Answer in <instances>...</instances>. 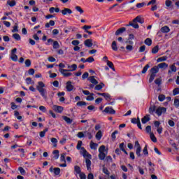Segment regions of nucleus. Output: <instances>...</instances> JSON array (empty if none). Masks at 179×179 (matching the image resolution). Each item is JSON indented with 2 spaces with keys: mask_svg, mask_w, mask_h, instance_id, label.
<instances>
[{
  "mask_svg": "<svg viewBox=\"0 0 179 179\" xmlns=\"http://www.w3.org/2000/svg\"><path fill=\"white\" fill-rule=\"evenodd\" d=\"M138 23H140L141 24L145 23V19L141 15L136 17L132 21L129 22V24L126 26H131L133 29H139V24Z\"/></svg>",
  "mask_w": 179,
  "mask_h": 179,
  "instance_id": "f257e3e1",
  "label": "nucleus"
},
{
  "mask_svg": "<svg viewBox=\"0 0 179 179\" xmlns=\"http://www.w3.org/2000/svg\"><path fill=\"white\" fill-rule=\"evenodd\" d=\"M44 87H45V84L42 81H39L36 86V89L38 92H39L41 96H42L45 100H47V90L44 89Z\"/></svg>",
  "mask_w": 179,
  "mask_h": 179,
  "instance_id": "f03ea898",
  "label": "nucleus"
},
{
  "mask_svg": "<svg viewBox=\"0 0 179 179\" xmlns=\"http://www.w3.org/2000/svg\"><path fill=\"white\" fill-rule=\"evenodd\" d=\"M82 141H79L78 142L77 144V149L78 150H80L81 149V152H83V155L84 157H88V159H92V155L89 154V152H87V151L86 150V149H85V148L82 147Z\"/></svg>",
  "mask_w": 179,
  "mask_h": 179,
  "instance_id": "7ed1b4c3",
  "label": "nucleus"
},
{
  "mask_svg": "<svg viewBox=\"0 0 179 179\" xmlns=\"http://www.w3.org/2000/svg\"><path fill=\"white\" fill-rule=\"evenodd\" d=\"M59 71L60 73H62L63 76H64V78H69V76H72V73H69L71 72L70 70L59 69Z\"/></svg>",
  "mask_w": 179,
  "mask_h": 179,
  "instance_id": "20e7f679",
  "label": "nucleus"
},
{
  "mask_svg": "<svg viewBox=\"0 0 179 179\" xmlns=\"http://www.w3.org/2000/svg\"><path fill=\"white\" fill-rule=\"evenodd\" d=\"M93 129H89L87 131H84V136L87 137L88 139H92L93 138Z\"/></svg>",
  "mask_w": 179,
  "mask_h": 179,
  "instance_id": "39448f33",
  "label": "nucleus"
},
{
  "mask_svg": "<svg viewBox=\"0 0 179 179\" xmlns=\"http://www.w3.org/2000/svg\"><path fill=\"white\" fill-rule=\"evenodd\" d=\"M166 111H167V108L164 107H158L155 113L158 115V117H160V115H162V113H166Z\"/></svg>",
  "mask_w": 179,
  "mask_h": 179,
  "instance_id": "423d86ee",
  "label": "nucleus"
},
{
  "mask_svg": "<svg viewBox=\"0 0 179 179\" xmlns=\"http://www.w3.org/2000/svg\"><path fill=\"white\" fill-rule=\"evenodd\" d=\"M170 31V28L167 26H164L161 28L160 31L157 32L158 36L160 37L162 33H169Z\"/></svg>",
  "mask_w": 179,
  "mask_h": 179,
  "instance_id": "0eeeda50",
  "label": "nucleus"
},
{
  "mask_svg": "<svg viewBox=\"0 0 179 179\" xmlns=\"http://www.w3.org/2000/svg\"><path fill=\"white\" fill-rule=\"evenodd\" d=\"M49 171H50V173H54V174L55 176H59V173H61V169L59 168H53L52 166H51L49 169Z\"/></svg>",
  "mask_w": 179,
  "mask_h": 179,
  "instance_id": "6e6552de",
  "label": "nucleus"
},
{
  "mask_svg": "<svg viewBox=\"0 0 179 179\" xmlns=\"http://www.w3.org/2000/svg\"><path fill=\"white\" fill-rule=\"evenodd\" d=\"M66 89L67 90V92H72V90H73V89H75V87L73 85H72V82L71 81H68L66 83Z\"/></svg>",
  "mask_w": 179,
  "mask_h": 179,
  "instance_id": "1a4fd4ad",
  "label": "nucleus"
},
{
  "mask_svg": "<svg viewBox=\"0 0 179 179\" xmlns=\"http://www.w3.org/2000/svg\"><path fill=\"white\" fill-rule=\"evenodd\" d=\"M53 110L56 113H59V114H61V113H62V111H64V107L55 105V106H53Z\"/></svg>",
  "mask_w": 179,
  "mask_h": 179,
  "instance_id": "9d476101",
  "label": "nucleus"
},
{
  "mask_svg": "<svg viewBox=\"0 0 179 179\" xmlns=\"http://www.w3.org/2000/svg\"><path fill=\"white\" fill-rule=\"evenodd\" d=\"M103 113H106L107 114H115V110H113L111 107H106L103 110Z\"/></svg>",
  "mask_w": 179,
  "mask_h": 179,
  "instance_id": "9b49d317",
  "label": "nucleus"
},
{
  "mask_svg": "<svg viewBox=\"0 0 179 179\" xmlns=\"http://www.w3.org/2000/svg\"><path fill=\"white\" fill-rule=\"evenodd\" d=\"M84 44L85 47H92L93 46V39L90 38V39H87L84 41Z\"/></svg>",
  "mask_w": 179,
  "mask_h": 179,
  "instance_id": "f8f14e48",
  "label": "nucleus"
},
{
  "mask_svg": "<svg viewBox=\"0 0 179 179\" xmlns=\"http://www.w3.org/2000/svg\"><path fill=\"white\" fill-rule=\"evenodd\" d=\"M61 12L63 15H72V10H71L70 8H64Z\"/></svg>",
  "mask_w": 179,
  "mask_h": 179,
  "instance_id": "ddd939ff",
  "label": "nucleus"
},
{
  "mask_svg": "<svg viewBox=\"0 0 179 179\" xmlns=\"http://www.w3.org/2000/svg\"><path fill=\"white\" fill-rule=\"evenodd\" d=\"M149 121H150V115H145V116L141 119L142 124H146V122H149Z\"/></svg>",
  "mask_w": 179,
  "mask_h": 179,
  "instance_id": "4468645a",
  "label": "nucleus"
},
{
  "mask_svg": "<svg viewBox=\"0 0 179 179\" xmlns=\"http://www.w3.org/2000/svg\"><path fill=\"white\" fill-rule=\"evenodd\" d=\"M127 30L126 27H122L118 29L116 31H115V36H120V34H122V33H124L125 31Z\"/></svg>",
  "mask_w": 179,
  "mask_h": 179,
  "instance_id": "2eb2a0df",
  "label": "nucleus"
},
{
  "mask_svg": "<svg viewBox=\"0 0 179 179\" xmlns=\"http://www.w3.org/2000/svg\"><path fill=\"white\" fill-rule=\"evenodd\" d=\"M88 80L92 83V85H99V81L94 78V76H90L88 78Z\"/></svg>",
  "mask_w": 179,
  "mask_h": 179,
  "instance_id": "dca6fc26",
  "label": "nucleus"
},
{
  "mask_svg": "<svg viewBox=\"0 0 179 179\" xmlns=\"http://www.w3.org/2000/svg\"><path fill=\"white\" fill-rule=\"evenodd\" d=\"M170 69L168 71V73H171V72H177V67H176V63L170 66Z\"/></svg>",
  "mask_w": 179,
  "mask_h": 179,
  "instance_id": "f3484780",
  "label": "nucleus"
},
{
  "mask_svg": "<svg viewBox=\"0 0 179 179\" xmlns=\"http://www.w3.org/2000/svg\"><path fill=\"white\" fill-rule=\"evenodd\" d=\"M158 69H163V68H169V64H167L166 62L160 63L157 66Z\"/></svg>",
  "mask_w": 179,
  "mask_h": 179,
  "instance_id": "a211bd4d",
  "label": "nucleus"
},
{
  "mask_svg": "<svg viewBox=\"0 0 179 179\" xmlns=\"http://www.w3.org/2000/svg\"><path fill=\"white\" fill-rule=\"evenodd\" d=\"M85 163H86V166H87V169L91 170L92 161H90L89 159L86 158Z\"/></svg>",
  "mask_w": 179,
  "mask_h": 179,
  "instance_id": "6ab92c4d",
  "label": "nucleus"
},
{
  "mask_svg": "<svg viewBox=\"0 0 179 179\" xmlns=\"http://www.w3.org/2000/svg\"><path fill=\"white\" fill-rule=\"evenodd\" d=\"M102 136H103V133L101 132V130H99L95 136L96 139H97V141H100Z\"/></svg>",
  "mask_w": 179,
  "mask_h": 179,
  "instance_id": "aec40b11",
  "label": "nucleus"
},
{
  "mask_svg": "<svg viewBox=\"0 0 179 179\" xmlns=\"http://www.w3.org/2000/svg\"><path fill=\"white\" fill-rule=\"evenodd\" d=\"M105 85L103 83H101L100 84L97 85L94 87V90H101L103 87H104Z\"/></svg>",
  "mask_w": 179,
  "mask_h": 179,
  "instance_id": "412c9836",
  "label": "nucleus"
},
{
  "mask_svg": "<svg viewBox=\"0 0 179 179\" xmlns=\"http://www.w3.org/2000/svg\"><path fill=\"white\" fill-rule=\"evenodd\" d=\"M150 72L153 75H156L157 72H159V67L158 66H154L150 69Z\"/></svg>",
  "mask_w": 179,
  "mask_h": 179,
  "instance_id": "4be33fe9",
  "label": "nucleus"
},
{
  "mask_svg": "<svg viewBox=\"0 0 179 179\" xmlns=\"http://www.w3.org/2000/svg\"><path fill=\"white\" fill-rule=\"evenodd\" d=\"M53 155H55V156L53 157V158L55 159V160H57L59 157V150H55L52 152Z\"/></svg>",
  "mask_w": 179,
  "mask_h": 179,
  "instance_id": "5701e85b",
  "label": "nucleus"
},
{
  "mask_svg": "<svg viewBox=\"0 0 179 179\" xmlns=\"http://www.w3.org/2000/svg\"><path fill=\"white\" fill-rule=\"evenodd\" d=\"M7 5H9L10 8H13V6H16V1L15 0L7 1Z\"/></svg>",
  "mask_w": 179,
  "mask_h": 179,
  "instance_id": "b1692460",
  "label": "nucleus"
},
{
  "mask_svg": "<svg viewBox=\"0 0 179 179\" xmlns=\"http://www.w3.org/2000/svg\"><path fill=\"white\" fill-rule=\"evenodd\" d=\"M90 146L91 149L96 150L97 149V146H99V144H97L96 143H93V141H91Z\"/></svg>",
  "mask_w": 179,
  "mask_h": 179,
  "instance_id": "393cba45",
  "label": "nucleus"
},
{
  "mask_svg": "<svg viewBox=\"0 0 179 179\" xmlns=\"http://www.w3.org/2000/svg\"><path fill=\"white\" fill-rule=\"evenodd\" d=\"M55 22L54 20H50L49 22V23H46L45 24V27H46V29L50 28V26H55Z\"/></svg>",
  "mask_w": 179,
  "mask_h": 179,
  "instance_id": "a878e982",
  "label": "nucleus"
},
{
  "mask_svg": "<svg viewBox=\"0 0 179 179\" xmlns=\"http://www.w3.org/2000/svg\"><path fill=\"white\" fill-rule=\"evenodd\" d=\"M150 114H153L155 111L156 112V106L153 105L150 106L149 110H148Z\"/></svg>",
  "mask_w": 179,
  "mask_h": 179,
  "instance_id": "bb28decb",
  "label": "nucleus"
},
{
  "mask_svg": "<svg viewBox=\"0 0 179 179\" xmlns=\"http://www.w3.org/2000/svg\"><path fill=\"white\" fill-rule=\"evenodd\" d=\"M63 120L67 123V124H72V119L67 116H63Z\"/></svg>",
  "mask_w": 179,
  "mask_h": 179,
  "instance_id": "cd10ccee",
  "label": "nucleus"
},
{
  "mask_svg": "<svg viewBox=\"0 0 179 179\" xmlns=\"http://www.w3.org/2000/svg\"><path fill=\"white\" fill-rule=\"evenodd\" d=\"M150 138L151 141H152L155 143L157 142V138H156V136H155V134L153 133H150Z\"/></svg>",
  "mask_w": 179,
  "mask_h": 179,
  "instance_id": "c85d7f7f",
  "label": "nucleus"
},
{
  "mask_svg": "<svg viewBox=\"0 0 179 179\" xmlns=\"http://www.w3.org/2000/svg\"><path fill=\"white\" fill-rule=\"evenodd\" d=\"M107 65L112 69V71H115V68H114V64H113L110 61L107 60Z\"/></svg>",
  "mask_w": 179,
  "mask_h": 179,
  "instance_id": "c756f323",
  "label": "nucleus"
},
{
  "mask_svg": "<svg viewBox=\"0 0 179 179\" xmlns=\"http://www.w3.org/2000/svg\"><path fill=\"white\" fill-rule=\"evenodd\" d=\"M145 44H146V45H148L149 47H150V45H152V39L150 38H147L145 41H144Z\"/></svg>",
  "mask_w": 179,
  "mask_h": 179,
  "instance_id": "7c9ffc66",
  "label": "nucleus"
},
{
  "mask_svg": "<svg viewBox=\"0 0 179 179\" xmlns=\"http://www.w3.org/2000/svg\"><path fill=\"white\" fill-rule=\"evenodd\" d=\"M164 61H167V56H163L158 58L157 62H164Z\"/></svg>",
  "mask_w": 179,
  "mask_h": 179,
  "instance_id": "2f4dec72",
  "label": "nucleus"
},
{
  "mask_svg": "<svg viewBox=\"0 0 179 179\" xmlns=\"http://www.w3.org/2000/svg\"><path fill=\"white\" fill-rule=\"evenodd\" d=\"M150 66L149 64H146V65L143 67V70H142V71H141V73H143V74L146 73V72H148V69H150Z\"/></svg>",
  "mask_w": 179,
  "mask_h": 179,
  "instance_id": "473e14b6",
  "label": "nucleus"
},
{
  "mask_svg": "<svg viewBox=\"0 0 179 179\" xmlns=\"http://www.w3.org/2000/svg\"><path fill=\"white\" fill-rule=\"evenodd\" d=\"M10 58H11L12 61H14V62H17V55H16L15 53H11Z\"/></svg>",
  "mask_w": 179,
  "mask_h": 179,
  "instance_id": "72a5a7b5",
  "label": "nucleus"
},
{
  "mask_svg": "<svg viewBox=\"0 0 179 179\" xmlns=\"http://www.w3.org/2000/svg\"><path fill=\"white\" fill-rule=\"evenodd\" d=\"M112 50H113V51H117L118 50V47H117V42H115V41H114L112 43Z\"/></svg>",
  "mask_w": 179,
  "mask_h": 179,
  "instance_id": "f704fd0d",
  "label": "nucleus"
},
{
  "mask_svg": "<svg viewBox=\"0 0 179 179\" xmlns=\"http://www.w3.org/2000/svg\"><path fill=\"white\" fill-rule=\"evenodd\" d=\"M99 160H104V159H106V153L99 152Z\"/></svg>",
  "mask_w": 179,
  "mask_h": 179,
  "instance_id": "c9c22d12",
  "label": "nucleus"
},
{
  "mask_svg": "<svg viewBox=\"0 0 179 179\" xmlns=\"http://www.w3.org/2000/svg\"><path fill=\"white\" fill-rule=\"evenodd\" d=\"M51 142H52V143H53V147L57 148V143H58V140H57V138H52Z\"/></svg>",
  "mask_w": 179,
  "mask_h": 179,
  "instance_id": "e433bc0d",
  "label": "nucleus"
},
{
  "mask_svg": "<svg viewBox=\"0 0 179 179\" xmlns=\"http://www.w3.org/2000/svg\"><path fill=\"white\" fill-rule=\"evenodd\" d=\"M159 52V45H156L152 50V54H157Z\"/></svg>",
  "mask_w": 179,
  "mask_h": 179,
  "instance_id": "4c0bfd02",
  "label": "nucleus"
},
{
  "mask_svg": "<svg viewBox=\"0 0 179 179\" xmlns=\"http://www.w3.org/2000/svg\"><path fill=\"white\" fill-rule=\"evenodd\" d=\"M13 37L17 41H20V40H21L20 35H19V34H13Z\"/></svg>",
  "mask_w": 179,
  "mask_h": 179,
  "instance_id": "58836bf2",
  "label": "nucleus"
},
{
  "mask_svg": "<svg viewBox=\"0 0 179 179\" xmlns=\"http://www.w3.org/2000/svg\"><path fill=\"white\" fill-rule=\"evenodd\" d=\"M76 106H78V107H83V106H87V103L85 101H78L76 103Z\"/></svg>",
  "mask_w": 179,
  "mask_h": 179,
  "instance_id": "ea45409f",
  "label": "nucleus"
},
{
  "mask_svg": "<svg viewBox=\"0 0 179 179\" xmlns=\"http://www.w3.org/2000/svg\"><path fill=\"white\" fill-rule=\"evenodd\" d=\"M18 170L20 171V173L22 176H26V171L24 170V169H23V167H19Z\"/></svg>",
  "mask_w": 179,
  "mask_h": 179,
  "instance_id": "a19ab883",
  "label": "nucleus"
},
{
  "mask_svg": "<svg viewBox=\"0 0 179 179\" xmlns=\"http://www.w3.org/2000/svg\"><path fill=\"white\" fill-rule=\"evenodd\" d=\"M103 97H104L106 100H111V95L108 93H103Z\"/></svg>",
  "mask_w": 179,
  "mask_h": 179,
  "instance_id": "79ce46f5",
  "label": "nucleus"
},
{
  "mask_svg": "<svg viewBox=\"0 0 179 179\" xmlns=\"http://www.w3.org/2000/svg\"><path fill=\"white\" fill-rule=\"evenodd\" d=\"M74 170L77 174H80L82 173L80 170V167L79 166H74Z\"/></svg>",
  "mask_w": 179,
  "mask_h": 179,
  "instance_id": "37998d69",
  "label": "nucleus"
},
{
  "mask_svg": "<svg viewBox=\"0 0 179 179\" xmlns=\"http://www.w3.org/2000/svg\"><path fill=\"white\" fill-rule=\"evenodd\" d=\"M76 10H77V12H79L80 13V15H82V13H83L85 11L83 10V9L82 8V7L77 6H76Z\"/></svg>",
  "mask_w": 179,
  "mask_h": 179,
  "instance_id": "c03bdc74",
  "label": "nucleus"
},
{
  "mask_svg": "<svg viewBox=\"0 0 179 179\" xmlns=\"http://www.w3.org/2000/svg\"><path fill=\"white\" fill-rule=\"evenodd\" d=\"M142 150L141 147H137L136 154L138 156V157H141V151Z\"/></svg>",
  "mask_w": 179,
  "mask_h": 179,
  "instance_id": "a18cd8bd",
  "label": "nucleus"
},
{
  "mask_svg": "<svg viewBox=\"0 0 179 179\" xmlns=\"http://www.w3.org/2000/svg\"><path fill=\"white\" fill-rule=\"evenodd\" d=\"M25 66H27V68H30V66H31V60L29 59L25 60Z\"/></svg>",
  "mask_w": 179,
  "mask_h": 179,
  "instance_id": "49530a36",
  "label": "nucleus"
},
{
  "mask_svg": "<svg viewBox=\"0 0 179 179\" xmlns=\"http://www.w3.org/2000/svg\"><path fill=\"white\" fill-rule=\"evenodd\" d=\"M94 96V94L91 93L90 96H88L87 97V100H88L89 101H93V100H94V96Z\"/></svg>",
  "mask_w": 179,
  "mask_h": 179,
  "instance_id": "de8ad7c7",
  "label": "nucleus"
},
{
  "mask_svg": "<svg viewBox=\"0 0 179 179\" xmlns=\"http://www.w3.org/2000/svg\"><path fill=\"white\" fill-rule=\"evenodd\" d=\"M165 99H166V96L164 94H159L158 96L159 101H164Z\"/></svg>",
  "mask_w": 179,
  "mask_h": 179,
  "instance_id": "09e8293b",
  "label": "nucleus"
},
{
  "mask_svg": "<svg viewBox=\"0 0 179 179\" xmlns=\"http://www.w3.org/2000/svg\"><path fill=\"white\" fill-rule=\"evenodd\" d=\"M59 48V43H58V41H55L53 42V48L55 50H57V48Z\"/></svg>",
  "mask_w": 179,
  "mask_h": 179,
  "instance_id": "8fccbe9b",
  "label": "nucleus"
},
{
  "mask_svg": "<svg viewBox=\"0 0 179 179\" xmlns=\"http://www.w3.org/2000/svg\"><path fill=\"white\" fill-rule=\"evenodd\" d=\"M172 3H173V2L171 1V0H166V1H165V5L167 8H170V6H171Z\"/></svg>",
  "mask_w": 179,
  "mask_h": 179,
  "instance_id": "3c124183",
  "label": "nucleus"
},
{
  "mask_svg": "<svg viewBox=\"0 0 179 179\" xmlns=\"http://www.w3.org/2000/svg\"><path fill=\"white\" fill-rule=\"evenodd\" d=\"M104 150H106V146L105 145H101L99 148V153H104Z\"/></svg>",
  "mask_w": 179,
  "mask_h": 179,
  "instance_id": "603ef678",
  "label": "nucleus"
},
{
  "mask_svg": "<svg viewBox=\"0 0 179 179\" xmlns=\"http://www.w3.org/2000/svg\"><path fill=\"white\" fill-rule=\"evenodd\" d=\"M103 173H104V174H106V176H110V171H108V169H107V168H106V166H103Z\"/></svg>",
  "mask_w": 179,
  "mask_h": 179,
  "instance_id": "864d4df0",
  "label": "nucleus"
},
{
  "mask_svg": "<svg viewBox=\"0 0 179 179\" xmlns=\"http://www.w3.org/2000/svg\"><path fill=\"white\" fill-rule=\"evenodd\" d=\"M155 78H156V74H152L150 76V79H149V83H152V82H153V80H155Z\"/></svg>",
  "mask_w": 179,
  "mask_h": 179,
  "instance_id": "5fc2aeb1",
  "label": "nucleus"
},
{
  "mask_svg": "<svg viewBox=\"0 0 179 179\" xmlns=\"http://www.w3.org/2000/svg\"><path fill=\"white\" fill-rule=\"evenodd\" d=\"M119 148H120V150H122V151H124L127 146H125V144L124 143H122L120 144Z\"/></svg>",
  "mask_w": 179,
  "mask_h": 179,
  "instance_id": "6e6d98bb",
  "label": "nucleus"
},
{
  "mask_svg": "<svg viewBox=\"0 0 179 179\" xmlns=\"http://www.w3.org/2000/svg\"><path fill=\"white\" fill-rule=\"evenodd\" d=\"M71 67L72 69H69V71H70L71 72H73V71H76V69H78V65L72 64Z\"/></svg>",
  "mask_w": 179,
  "mask_h": 179,
  "instance_id": "4d7b16f0",
  "label": "nucleus"
},
{
  "mask_svg": "<svg viewBox=\"0 0 179 179\" xmlns=\"http://www.w3.org/2000/svg\"><path fill=\"white\" fill-rule=\"evenodd\" d=\"M143 152V155H145V156H148L149 155V152H148V145H145L144 147Z\"/></svg>",
  "mask_w": 179,
  "mask_h": 179,
  "instance_id": "13d9d810",
  "label": "nucleus"
},
{
  "mask_svg": "<svg viewBox=\"0 0 179 179\" xmlns=\"http://www.w3.org/2000/svg\"><path fill=\"white\" fill-rule=\"evenodd\" d=\"M65 156H66V154L62 153V154H61V157H60L61 162H64V163L66 162V161L65 160Z\"/></svg>",
  "mask_w": 179,
  "mask_h": 179,
  "instance_id": "bf43d9fd",
  "label": "nucleus"
},
{
  "mask_svg": "<svg viewBox=\"0 0 179 179\" xmlns=\"http://www.w3.org/2000/svg\"><path fill=\"white\" fill-rule=\"evenodd\" d=\"M155 85H157V86H160L162 85V79L161 78H157L155 80Z\"/></svg>",
  "mask_w": 179,
  "mask_h": 179,
  "instance_id": "052dcab7",
  "label": "nucleus"
},
{
  "mask_svg": "<svg viewBox=\"0 0 179 179\" xmlns=\"http://www.w3.org/2000/svg\"><path fill=\"white\" fill-rule=\"evenodd\" d=\"M90 29H92V26L90 25H85L83 27V29L85 30V31H88Z\"/></svg>",
  "mask_w": 179,
  "mask_h": 179,
  "instance_id": "680f3d73",
  "label": "nucleus"
},
{
  "mask_svg": "<svg viewBox=\"0 0 179 179\" xmlns=\"http://www.w3.org/2000/svg\"><path fill=\"white\" fill-rule=\"evenodd\" d=\"M173 96H177V94H179V88L178 87L175 88L173 90Z\"/></svg>",
  "mask_w": 179,
  "mask_h": 179,
  "instance_id": "e2e57ef3",
  "label": "nucleus"
},
{
  "mask_svg": "<svg viewBox=\"0 0 179 179\" xmlns=\"http://www.w3.org/2000/svg\"><path fill=\"white\" fill-rule=\"evenodd\" d=\"M87 62H90L91 64L92 62H94V58L93 57H90L86 59Z\"/></svg>",
  "mask_w": 179,
  "mask_h": 179,
  "instance_id": "0e129e2a",
  "label": "nucleus"
},
{
  "mask_svg": "<svg viewBox=\"0 0 179 179\" xmlns=\"http://www.w3.org/2000/svg\"><path fill=\"white\" fill-rule=\"evenodd\" d=\"M80 43V42L79 41H78V40H74V41H73L71 42V44H72L73 45H75V46L79 45Z\"/></svg>",
  "mask_w": 179,
  "mask_h": 179,
  "instance_id": "69168bd1",
  "label": "nucleus"
},
{
  "mask_svg": "<svg viewBox=\"0 0 179 179\" xmlns=\"http://www.w3.org/2000/svg\"><path fill=\"white\" fill-rule=\"evenodd\" d=\"M174 106H176V107H179V99H175Z\"/></svg>",
  "mask_w": 179,
  "mask_h": 179,
  "instance_id": "338daca9",
  "label": "nucleus"
},
{
  "mask_svg": "<svg viewBox=\"0 0 179 179\" xmlns=\"http://www.w3.org/2000/svg\"><path fill=\"white\" fill-rule=\"evenodd\" d=\"M80 175V179H86V175L84 173H78Z\"/></svg>",
  "mask_w": 179,
  "mask_h": 179,
  "instance_id": "774afa93",
  "label": "nucleus"
}]
</instances>
